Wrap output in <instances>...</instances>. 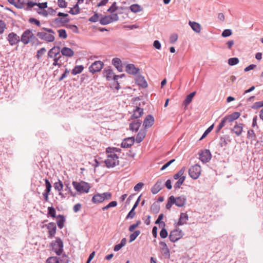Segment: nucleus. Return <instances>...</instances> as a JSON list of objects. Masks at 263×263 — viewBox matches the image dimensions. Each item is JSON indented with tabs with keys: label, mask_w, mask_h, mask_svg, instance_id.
<instances>
[{
	"label": "nucleus",
	"mask_w": 263,
	"mask_h": 263,
	"mask_svg": "<svg viewBox=\"0 0 263 263\" xmlns=\"http://www.w3.org/2000/svg\"><path fill=\"white\" fill-rule=\"evenodd\" d=\"M120 151V149L116 147H109L106 148V152L107 156L106 159L105 160V163L107 167H113L119 165V157L116 153Z\"/></svg>",
	"instance_id": "f257e3e1"
},
{
	"label": "nucleus",
	"mask_w": 263,
	"mask_h": 263,
	"mask_svg": "<svg viewBox=\"0 0 263 263\" xmlns=\"http://www.w3.org/2000/svg\"><path fill=\"white\" fill-rule=\"evenodd\" d=\"M72 184L74 189L80 194L88 193L91 188L90 185L85 181H73Z\"/></svg>",
	"instance_id": "f03ea898"
},
{
	"label": "nucleus",
	"mask_w": 263,
	"mask_h": 263,
	"mask_svg": "<svg viewBox=\"0 0 263 263\" xmlns=\"http://www.w3.org/2000/svg\"><path fill=\"white\" fill-rule=\"evenodd\" d=\"M49 58L53 59V65L58 66L60 67L61 64L58 62L60 59L61 58L60 54V48L59 47L54 46L52 48L48 53Z\"/></svg>",
	"instance_id": "7ed1b4c3"
},
{
	"label": "nucleus",
	"mask_w": 263,
	"mask_h": 263,
	"mask_svg": "<svg viewBox=\"0 0 263 263\" xmlns=\"http://www.w3.org/2000/svg\"><path fill=\"white\" fill-rule=\"evenodd\" d=\"M44 29L48 32H38L37 36L41 40L46 42H53L55 40L54 36V32L51 29L44 28Z\"/></svg>",
	"instance_id": "20e7f679"
},
{
	"label": "nucleus",
	"mask_w": 263,
	"mask_h": 263,
	"mask_svg": "<svg viewBox=\"0 0 263 263\" xmlns=\"http://www.w3.org/2000/svg\"><path fill=\"white\" fill-rule=\"evenodd\" d=\"M52 250L58 255H60L63 251V243L60 238H56L55 240L51 243Z\"/></svg>",
	"instance_id": "39448f33"
},
{
	"label": "nucleus",
	"mask_w": 263,
	"mask_h": 263,
	"mask_svg": "<svg viewBox=\"0 0 263 263\" xmlns=\"http://www.w3.org/2000/svg\"><path fill=\"white\" fill-rule=\"evenodd\" d=\"M201 173V168L198 164H195L191 166L189 170V174L193 179L199 178Z\"/></svg>",
	"instance_id": "423d86ee"
},
{
	"label": "nucleus",
	"mask_w": 263,
	"mask_h": 263,
	"mask_svg": "<svg viewBox=\"0 0 263 263\" xmlns=\"http://www.w3.org/2000/svg\"><path fill=\"white\" fill-rule=\"evenodd\" d=\"M118 15L117 13L111 14L110 15L105 16L100 20V23L102 25H107L118 20Z\"/></svg>",
	"instance_id": "0eeeda50"
},
{
	"label": "nucleus",
	"mask_w": 263,
	"mask_h": 263,
	"mask_svg": "<svg viewBox=\"0 0 263 263\" xmlns=\"http://www.w3.org/2000/svg\"><path fill=\"white\" fill-rule=\"evenodd\" d=\"M34 38V35L31 31L27 30L25 31L21 37V41L24 44H28L30 41L33 40Z\"/></svg>",
	"instance_id": "6e6552de"
},
{
	"label": "nucleus",
	"mask_w": 263,
	"mask_h": 263,
	"mask_svg": "<svg viewBox=\"0 0 263 263\" xmlns=\"http://www.w3.org/2000/svg\"><path fill=\"white\" fill-rule=\"evenodd\" d=\"M104 64L100 61H97L93 62L89 67L90 72L95 73L100 71L103 68Z\"/></svg>",
	"instance_id": "1a4fd4ad"
},
{
	"label": "nucleus",
	"mask_w": 263,
	"mask_h": 263,
	"mask_svg": "<svg viewBox=\"0 0 263 263\" xmlns=\"http://www.w3.org/2000/svg\"><path fill=\"white\" fill-rule=\"evenodd\" d=\"M45 227L48 230V237L51 238L54 237L57 232V226L54 222H49L46 224Z\"/></svg>",
	"instance_id": "9d476101"
},
{
	"label": "nucleus",
	"mask_w": 263,
	"mask_h": 263,
	"mask_svg": "<svg viewBox=\"0 0 263 263\" xmlns=\"http://www.w3.org/2000/svg\"><path fill=\"white\" fill-rule=\"evenodd\" d=\"M199 159L203 163L209 162L211 159V154L209 149L201 151L199 153Z\"/></svg>",
	"instance_id": "9b49d317"
},
{
	"label": "nucleus",
	"mask_w": 263,
	"mask_h": 263,
	"mask_svg": "<svg viewBox=\"0 0 263 263\" xmlns=\"http://www.w3.org/2000/svg\"><path fill=\"white\" fill-rule=\"evenodd\" d=\"M182 236L181 231L174 230L171 232L169 238L172 242H176L180 239Z\"/></svg>",
	"instance_id": "f8f14e48"
},
{
	"label": "nucleus",
	"mask_w": 263,
	"mask_h": 263,
	"mask_svg": "<svg viewBox=\"0 0 263 263\" xmlns=\"http://www.w3.org/2000/svg\"><path fill=\"white\" fill-rule=\"evenodd\" d=\"M8 40L11 45H14L18 43L20 41V37L14 32L10 33L8 36Z\"/></svg>",
	"instance_id": "ddd939ff"
},
{
	"label": "nucleus",
	"mask_w": 263,
	"mask_h": 263,
	"mask_svg": "<svg viewBox=\"0 0 263 263\" xmlns=\"http://www.w3.org/2000/svg\"><path fill=\"white\" fill-rule=\"evenodd\" d=\"M174 202L175 205L178 207L183 206L186 202V198L184 196H180L177 198L174 197Z\"/></svg>",
	"instance_id": "4468645a"
},
{
	"label": "nucleus",
	"mask_w": 263,
	"mask_h": 263,
	"mask_svg": "<svg viewBox=\"0 0 263 263\" xmlns=\"http://www.w3.org/2000/svg\"><path fill=\"white\" fill-rule=\"evenodd\" d=\"M134 137L125 139L121 143V146L123 148H128L132 146L135 142Z\"/></svg>",
	"instance_id": "2eb2a0df"
},
{
	"label": "nucleus",
	"mask_w": 263,
	"mask_h": 263,
	"mask_svg": "<svg viewBox=\"0 0 263 263\" xmlns=\"http://www.w3.org/2000/svg\"><path fill=\"white\" fill-rule=\"evenodd\" d=\"M154 123V118L151 115L147 116L143 122V126L145 128L151 127Z\"/></svg>",
	"instance_id": "dca6fc26"
},
{
	"label": "nucleus",
	"mask_w": 263,
	"mask_h": 263,
	"mask_svg": "<svg viewBox=\"0 0 263 263\" xmlns=\"http://www.w3.org/2000/svg\"><path fill=\"white\" fill-rule=\"evenodd\" d=\"M243 124L236 123V124L232 129V130L237 136L241 135L243 131Z\"/></svg>",
	"instance_id": "f3484780"
},
{
	"label": "nucleus",
	"mask_w": 263,
	"mask_h": 263,
	"mask_svg": "<svg viewBox=\"0 0 263 263\" xmlns=\"http://www.w3.org/2000/svg\"><path fill=\"white\" fill-rule=\"evenodd\" d=\"M104 77L109 81L112 79H116V76L115 75L112 70L110 69H105L103 73Z\"/></svg>",
	"instance_id": "a211bd4d"
},
{
	"label": "nucleus",
	"mask_w": 263,
	"mask_h": 263,
	"mask_svg": "<svg viewBox=\"0 0 263 263\" xmlns=\"http://www.w3.org/2000/svg\"><path fill=\"white\" fill-rule=\"evenodd\" d=\"M126 71L131 74H136L138 73L139 69L136 68L134 64H128L126 66Z\"/></svg>",
	"instance_id": "6ab92c4d"
},
{
	"label": "nucleus",
	"mask_w": 263,
	"mask_h": 263,
	"mask_svg": "<svg viewBox=\"0 0 263 263\" xmlns=\"http://www.w3.org/2000/svg\"><path fill=\"white\" fill-rule=\"evenodd\" d=\"M160 245L161 251L163 255L165 256V257L169 258L170 256V251L166 243L164 242H160Z\"/></svg>",
	"instance_id": "aec40b11"
},
{
	"label": "nucleus",
	"mask_w": 263,
	"mask_h": 263,
	"mask_svg": "<svg viewBox=\"0 0 263 263\" xmlns=\"http://www.w3.org/2000/svg\"><path fill=\"white\" fill-rule=\"evenodd\" d=\"M60 51L61 52L62 54L64 56L72 57L74 55V51L68 47H64L62 48Z\"/></svg>",
	"instance_id": "412c9836"
},
{
	"label": "nucleus",
	"mask_w": 263,
	"mask_h": 263,
	"mask_svg": "<svg viewBox=\"0 0 263 263\" xmlns=\"http://www.w3.org/2000/svg\"><path fill=\"white\" fill-rule=\"evenodd\" d=\"M141 122L139 120H135L129 125V129L132 131L137 132L141 126Z\"/></svg>",
	"instance_id": "4be33fe9"
},
{
	"label": "nucleus",
	"mask_w": 263,
	"mask_h": 263,
	"mask_svg": "<svg viewBox=\"0 0 263 263\" xmlns=\"http://www.w3.org/2000/svg\"><path fill=\"white\" fill-rule=\"evenodd\" d=\"M136 83L140 86L143 88H145L147 86V84L144 77L142 76H137L136 78Z\"/></svg>",
	"instance_id": "5701e85b"
},
{
	"label": "nucleus",
	"mask_w": 263,
	"mask_h": 263,
	"mask_svg": "<svg viewBox=\"0 0 263 263\" xmlns=\"http://www.w3.org/2000/svg\"><path fill=\"white\" fill-rule=\"evenodd\" d=\"M162 182L161 181H157L151 189L152 193L156 194L158 193L162 189Z\"/></svg>",
	"instance_id": "b1692460"
},
{
	"label": "nucleus",
	"mask_w": 263,
	"mask_h": 263,
	"mask_svg": "<svg viewBox=\"0 0 263 263\" xmlns=\"http://www.w3.org/2000/svg\"><path fill=\"white\" fill-rule=\"evenodd\" d=\"M189 25L192 28V29L196 33H200L201 30V25L196 22H189Z\"/></svg>",
	"instance_id": "393cba45"
},
{
	"label": "nucleus",
	"mask_w": 263,
	"mask_h": 263,
	"mask_svg": "<svg viewBox=\"0 0 263 263\" xmlns=\"http://www.w3.org/2000/svg\"><path fill=\"white\" fill-rule=\"evenodd\" d=\"M189 216L187 213H182L180 214L178 222L177 223L178 225L181 226L185 223H186L187 220H188Z\"/></svg>",
	"instance_id": "a878e982"
},
{
	"label": "nucleus",
	"mask_w": 263,
	"mask_h": 263,
	"mask_svg": "<svg viewBox=\"0 0 263 263\" xmlns=\"http://www.w3.org/2000/svg\"><path fill=\"white\" fill-rule=\"evenodd\" d=\"M196 94V91H194L188 95L184 101H183V105L186 108L188 105L192 101V99Z\"/></svg>",
	"instance_id": "bb28decb"
},
{
	"label": "nucleus",
	"mask_w": 263,
	"mask_h": 263,
	"mask_svg": "<svg viewBox=\"0 0 263 263\" xmlns=\"http://www.w3.org/2000/svg\"><path fill=\"white\" fill-rule=\"evenodd\" d=\"M102 194L97 193L93 195L92 198V201L94 203H99L103 202L104 201V198Z\"/></svg>",
	"instance_id": "cd10ccee"
},
{
	"label": "nucleus",
	"mask_w": 263,
	"mask_h": 263,
	"mask_svg": "<svg viewBox=\"0 0 263 263\" xmlns=\"http://www.w3.org/2000/svg\"><path fill=\"white\" fill-rule=\"evenodd\" d=\"M146 130L145 129H141L140 132L138 133L136 141L137 143H140L145 138L146 135Z\"/></svg>",
	"instance_id": "c85d7f7f"
},
{
	"label": "nucleus",
	"mask_w": 263,
	"mask_h": 263,
	"mask_svg": "<svg viewBox=\"0 0 263 263\" xmlns=\"http://www.w3.org/2000/svg\"><path fill=\"white\" fill-rule=\"evenodd\" d=\"M65 221V217L63 215H59L57 217V222L58 227L62 229L64 227Z\"/></svg>",
	"instance_id": "c756f323"
},
{
	"label": "nucleus",
	"mask_w": 263,
	"mask_h": 263,
	"mask_svg": "<svg viewBox=\"0 0 263 263\" xmlns=\"http://www.w3.org/2000/svg\"><path fill=\"white\" fill-rule=\"evenodd\" d=\"M240 114L239 112H234L232 114L226 116L227 118L228 119L229 122L232 123L240 117Z\"/></svg>",
	"instance_id": "7c9ffc66"
},
{
	"label": "nucleus",
	"mask_w": 263,
	"mask_h": 263,
	"mask_svg": "<svg viewBox=\"0 0 263 263\" xmlns=\"http://www.w3.org/2000/svg\"><path fill=\"white\" fill-rule=\"evenodd\" d=\"M143 114V109L140 107H137L136 109L134 111L133 117L135 119L140 118Z\"/></svg>",
	"instance_id": "2f4dec72"
},
{
	"label": "nucleus",
	"mask_w": 263,
	"mask_h": 263,
	"mask_svg": "<svg viewBox=\"0 0 263 263\" xmlns=\"http://www.w3.org/2000/svg\"><path fill=\"white\" fill-rule=\"evenodd\" d=\"M53 186L55 190H58L59 192H61L63 188V185L61 181L59 180L58 182H57L54 183ZM59 195L62 196V197H64V195L61 193H59Z\"/></svg>",
	"instance_id": "473e14b6"
},
{
	"label": "nucleus",
	"mask_w": 263,
	"mask_h": 263,
	"mask_svg": "<svg viewBox=\"0 0 263 263\" xmlns=\"http://www.w3.org/2000/svg\"><path fill=\"white\" fill-rule=\"evenodd\" d=\"M112 64L118 69L119 71L122 70L121 61L120 59H113L112 60Z\"/></svg>",
	"instance_id": "72a5a7b5"
},
{
	"label": "nucleus",
	"mask_w": 263,
	"mask_h": 263,
	"mask_svg": "<svg viewBox=\"0 0 263 263\" xmlns=\"http://www.w3.org/2000/svg\"><path fill=\"white\" fill-rule=\"evenodd\" d=\"M228 123H230L227 116H225L217 127V132H219L222 127L226 126Z\"/></svg>",
	"instance_id": "f704fd0d"
},
{
	"label": "nucleus",
	"mask_w": 263,
	"mask_h": 263,
	"mask_svg": "<svg viewBox=\"0 0 263 263\" xmlns=\"http://www.w3.org/2000/svg\"><path fill=\"white\" fill-rule=\"evenodd\" d=\"M84 67L82 65L76 66L72 70L71 73L73 75H76L81 73Z\"/></svg>",
	"instance_id": "c9c22d12"
},
{
	"label": "nucleus",
	"mask_w": 263,
	"mask_h": 263,
	"mask_svg": "<svg viewBox=\"0 0 263 263\" xmlns=\"http://www.w3.org/2000/svg\"><path fill=\"white\" fill-rule=\"evenodd\" d=\"M185 171V168L182 167L180 170H179L177 173L175 174L174 175V178L176 180L179 179L181 177H185V176H183L184 172Z\"/></svg>",
	"instance_id": "e433bc0d"
},
{
	"label": "nucleus",
	"mask_w": 263,
	"mask_h": 263,
	"mask_svg": "<svg viewBox=\"0 0 263 263\" xmlns=\"http://www.w3.org/2000/svg\"><path fill=\"white\" fill-rule=\"evenodd\" d=\"M48 216L51 217L52 218H55L56 211L53 206L48 208Z\"/></svg>",
	"instance_id": "4c0bfd02"
},
{
	"label": "nucleus",
	"mask_w": 263,
	"mask_h": 263,
	"mask_svg": "<svg viewBox=\"0 0 263 263\" xmlns=\"http://www.w3.org/2000/svg\"><path fill=\"white\" fill-rule=\"evenodd\" d=\"M140 231L139 230H137L133 233L131 234L129 236V242H131L135 240L136 238L140 235Z\"/></svg>",
	"instance_id": "58836bf2"
},
{
	"label": "nucleus",
	"mask_w": 263,
	"mask_h": 263,
	"mask_svg": "<svg viewBox=\"0 0 263 263\" xmlns=\"http://www.w3.org/2000/svg\"><path fill=\"white\" fill-rule=\"evenodd\" d=\"M130 9L134 13L138 12L141 10L140 6L137 4L132 5L130 6Z\"/></svg>",
	"instance_id": "ea45409f"
},
{
	"label": "nucleus",
	"mask_w": 263,
	"mask_h": 263,
	"mask_svg": "<svg viewBox=\"0 0 263 263\" xmlns=\"http://www.w3.org/2000/svg\"><path fill=\"white\" fill-rule=\"evenodd\" d=\"M118 9V7L117 5V3L114 2L111 5V6L109 7V8L107 10V11L112 13L114 14V13Z\"/></svg>",
	"instance_id": "a19ab883"
},
{
	"label": "nucleus",
	"mask_w": 263,
	"mask_h": 263,
	"mask_svg": "<svg viewBox=\"0 0 263 263\" xmlns=\"http://www.w3.org/2000/svg\"><path fill=\"white\" fill-rule=\"evenodd\" d=\"M69 13L73 15L77 14L80 13V8L78 6V4H76L70 10Z\"/></svg>",
	"instance_id": "79ce46f5"
},
{
	"label": "nucleus",
	"mask_w": 263,
	"mask_h": 263,
	"mask_svg": "<svg viewBox=\"0 0 263 263\" xmlns=\"http://www.w3.org/2000/svg\"><path fill=\"white\" fill-rule=\"evenodd\" d=\"M239 59L237 58H232L229 59L228 64L233 66L239 63Z\"/></svg>",
	"instance_id": "37998d69"
},
{
	"label": "nucleus",
	"mask_w": 263,
	"mask_h": 263,
	"mask_svg": "<svg viewBox=\"0 0 263 263\" xmlns=\"http://www.w3.org/2000/svg\"><path fill=\"white\" fill-rule=\"evenodd\" d=\"M178 179V180L176 182L174 185V187L176 189H178L180 187V186L183 184V182L184 181L185 177H181Z\"/></svg>",
	"instance_id": "c03bdc74"
},
{
	"label": "nucleus",
	"mask_w": 263,
	"mask_h": 263,
	"mask_svg": "<svg viewBox=\"0 0 263 263\" xmlns=\"http://www.w3.org/2000/svg\"><path fill=\"white\" fill-rule=\"evenodd\" d=\"M214 124L211 125L203 133L202 137L200 138L199 140H201L203 138H204L213 129Z\"/></svg>",
	"instance_id": "a18cd8bd"
},
{
	"label": "nucleus",
	"mask_w": 263,
	"mask_h": 263,
	"mask_svg": "<svg viewBox=\"0 0 263 263\" xmlns=\"http://www.w3.org/2000/svg\"><path fill=\"white\" fill-rule=\"evenodd\" d=\"M58 32L59 33V36L61 38L66 39L67 37V35L66 32V30L64 29H59L58 30Z\"/></svg>",
	"instance_id": "49530a36"
},
{
	"label": "nucleus",
	"mask_w": 263,
	"mask_h": 263,
	"mask_svg": "<svg viewBox=\"0 0 263 263\" xmlns=\"http://www.w3.org/2000/svg\"><path fill=\"white\" fill-rule=\"evenodd\" d=\"M46 263H59V261L57 257L52 256L46 260Z\"/></svg>",
	"instance_id": "de8ad7c7"
},
{
	"label": "nucleus",
	"mask_w": 263,
	"mask_h": 263,
	"mask_svg": "<svg viewBox=\"0 0 263 263\" xmlns=\"http://www.w3.org/2000/svg\"><path fill=\"white\" fill-rule=\"evenodd\" d=\"M46 52V49L44 47H42L37 52L36 58L39 59Z\"/></svg>",
	"instance_id": "09e8293b"
},
{
	"label": "nucleus",
	"mask_w": 263,
	"mask_h": 263,
	"mask_svg": "<svg viewBox=\"0 0 263 263\" xmlns=\"http://www.w3.org/2000/svg\"><path fill=\"white\" fill-rule=\"evenodd\" d=\"M173 200H174V196H170L168 199L167 203L166 205V209H170L171 208L172 205L173 204H174Z\"/></svg>",
	"instance_id": "8fccbe9b"
},
{
	"label": "nucleus",
	"mask_w": 263,
	"mask_h": 263,
	"mask_svg": "<svg viewBox=\"0 0 263 263\" xmlns=\"http://www.w3.org/2000/svg\"><path fill=\"white\" fill-rule=\"evenodd\" d=\"M247 137L249 139H252L255 140L256 139V135L254 133V132L253 129H249L247 133Z\"/></svg>",
	"instance_id": "3c124183"
},
{
	"label": "nucleus",
	"mask_w": 263,
	"mask_h": 263,
	"mask_svg": "<svg viewBox=\"0 0 263 263\" xmlns=\"http://www.w3.org/2000/svg\"><path fill=\"white\" fill-rule=\"evenodd\" d=\"M69 20L67 18L63 19L60 17H58L54 20V22L57 24H59V23H67L68 22H69Z\"/></svg>",
	"instance_id": "603ef678"
},
{
	"label": "nucleus",
	"mask_w": 263,
	"mask_h": 263,
	"mask_svg": "<svg viewBox=\"0 0 263 263\" xmlns=\"http://www.w3.org/2000/svg\"><path fill=\"white\" fill-rule=\"evenodd\" d=\"M58 4L59 7L65 8L67 7V3L65 0H58Z\"/></svg>",
	"instance_id": "864d4df0"
},
{
	"label": "nucleus",
	"mask_w": 263,
	"mask_h": 263,
	"mask_svg": "<svg viewBox=\"0 0 263 263\" xmlns=\"http://www.w3.org/2000/svg\"><path fill=\"white\" fill-rule=\"evenodd\" d=\"M45 185H46V190L45 191L47 192V193H50V192L51 191V183L49 182V181L47 179H46L45 180Z\"/></svg>",
	"instance_id": "5fc2aeb1"
},
{
	"label": "nucleus",
	"mask_w": 263,
	"mask_h": 263,
	"mask_svg": "<svg viewBox=\"0 0 263 263\" xmlns=\"http://www.w3.org/2000/svg\"><path fill=\"white\" fill-rule=\"evenodd\" d=\"M163 215L162 214L159 215L158 219L155 221L156 224H159V226H165V223L164 222H161V220L163 219Z\"/></svg>",
	"instance_id": "6e6d98bb"
},
{
	"label": "nucleus",
	"mask_w": 263,
	"mask_h": 263,
	"mask_svg": "<svg viewBox=\"0 0 263 263\" xmlns=\"http://www.w3.org/2000/svg\"><path fill=\"white\" fill-rule=\"evenodd\" d=\"M141 223V221L140 220H138L136 222V223H134L129 227V231L130 232H133L134 230L137 228Z\"/></svg>",
	"instance_id": "4d7b16f0"
},
{
	"label": "nucleus",
	"mask_w": 263,
	"mask_h": 263,
	"mask_svg": "<svg viewBox=\"0 0 263 263\" xmlns=\"http://www.w3.org/2000/svg\"><path fill=\"white\" fill-rule=\"evenodd\" d=\"M17 4H15V6L17 8H22L26 3V0H16Z\"/></svg>",
	"instance_id": "13d9d810"
},
{
	"label": "nucleus",
	"mask_w": 263,
	"mask_h": 263,
	"mask_svg": "<svg viewBox=\"0 0 263 263\" xmlns=\"http://www.w3.org/2000/svg\"><path fill=\"white\" fill-rule=\"evenodd\" d=\"M178 40V35L177 34H173L170 36V42L171 43H174Z\"/></svg>",
	"instance_id": "bf43d9fd"
},
{
	"label": "nucleus",
	"mask_w": 263,
	"mask_h": 263,
	"mask_svg": "<svg viewBox=\"0 0 263 263\" xmlns=\"http://www.w3.org/2000/svg\"><path fill=\"white\" fill-rule=\"evenodd\" d=\"M167 232L165 228H163L160 232V236L162 238H165L167 236Z\"/></svg>",
	"instance_id": "052dcab7"
},
{
	"label": "nucleus",
	"mask_w": 263,
	"mask_h": 263,
	"mask_svg": "<svg viewBox=\"0 0 263 263\" xmlns=\"http://www.w3.org/2000/svg\"><path fill=\"white\" fill-rule=\"evenodd\" d=\"M263 106V104L262 101L257 102L253 104V105L252 106V108L253 109H257L258 108H260L261 107Z\"/></svg>",
	"instance_id": "680f3d73"
},
{
	"label": "nucleus",
	"mask_w": 263,
	"mask_h": 263,
	"mask_svg": "<svg viewBox=\"0 0 263 263\" xmlns=\"http://www.w3.org/2000/svg\"><path fill=\"white\" fill-rule=\"evenodd\" d=\"M232 31L230 29H226L222 33V36L227 37L229 36L232 34Z\"/></svg>",
	"instance_id": "e2e57ef3"
},
{
	"label": "nucleus",
	"mask_w": 263,
	"mask_h": 263,
	"mask_svg": "<svg viewBox=\"0 0 263 263\" xmlns=\"http://www.w3.org/2000/svg\"><path fill=\"white\" fill-rule=\"evenodd\" d=\"M37 13L43 15V16L47 17L49 15V12H48L47 10L44 9H40L37 11Z\"/></svg>",
	"instance_id": "0e129e2a"
},
{
	"label": "nucleus",
	"mask_w": 263,
	"mask_h": 263,
	"mask_svg": "<svg viewBox=\"0 0 263 263\" xmlns=\"http://www.w3.org/2000/svg\"><path fill=\"white\" fill-rule=\"evenodd\" d=\"M103 198H104V200H109L111 198V194L109 192H105L102 194Z\"/></svg>",
	"instance_id": "69168bd1"
},
{
	"label": "nucleus",
	"mask_w": 263,
	"mask_h": 263,
	"mask_svg": "<svg viewBox=\"0 0 263 263\" xmlns=\"http://www.w3.org/2000/svg\"><path fill=\"white\" fill-rule=\"evenodd\" d=\"M99 15L97 13H95L93 15L89 18V21L91 22H96L98 21Z\"/></svg>",
	"instance_id": "338daca9"
},
{
	"label": "nucleus",
	"mask_w": 263,
	"mask_h": 263,
	"mask_svg": "<svg viewBox=\"0 0 263 263\" xmlns=\"http://www.w3.org/2000/svg\"><path fill=\"white\" fill-rule=\"evenodd\" d=\"M26 5H27V9H30L31 8L34 7V6H36L37 3H34L32 2H27L26 1Z\"/></svg>",
	"instance_id": "774afa93"
}]
</instances>
